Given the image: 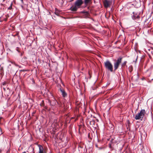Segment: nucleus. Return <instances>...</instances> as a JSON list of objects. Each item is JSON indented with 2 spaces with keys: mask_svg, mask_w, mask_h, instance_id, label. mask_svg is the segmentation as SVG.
<instances>
[{
  "mask_svg": "<svg viewBox=\"0 0 153 153\" xmlns=\"http://www.w3.org/2000/svg\"><path fill=\"white\" fill-rule=\"evenodd\" d=\"M39 153H43V147L40 145H39Z\"/></svg>",
  "mask_w": 153,
  "mask_h": 153,
  "instance_id": "obj_8",
  "label": "nucleus"
},
{
  "mask_svg": "<svg viewBox=\"0 0 153 153\" xmlns=\"http://www.w3.org/2000/svg\"><path fill=\"white\" fill-rule=\"evenodd\" d=\"M0 131L1 132V128H0Z\"/></svg>",
  "mask_w": 153,
  "mask_h": 153,
  "instance_id": "obj_17",
  "label": "nucleus"
},
{
  "mask_svg": "<svg viewBox=\"0 0 153 153\" xmlns=\"http://www.w3.org/2000/svg\"><path fill=\"white\" fill-rule=\"evenodd\" d=\"M110 2L109 1H108L107 0H105L104 2L105 7H108L109 5Z\"/></svg>",
  "mask_w": 153,
  "mask_h": 153,
  "instance_id": "obj_6",
  "label": "nucleus"
},
{
  "mask_svg": "<svg viewBox=\"0 0 153 153\" xmlns=\"http://www.w3.org/2000/svg\"><path fill=\"white\" fill-rule=\"evenodd\" d=\"M83 3L82 0H77L75 3V5L79 7Z\"/></svg>",
  "mask_w": 153,
  "mask_h": 153,
  "instance_id": "obj_4",
  "label": "nucleus"
},
{
  "mask_svg": "<svg viewBox=\"0 0 153 153\" xmlns=\"http://www.w3.org/2000/svg\"><path fill=\"white\" fill-rule=\"evenodd\" d=\"M127 63V61H125L121 64L122 67H124L126 65V63Z\"/></svg>",
  "mask_w": 153,
  "mask_h": 153,
  "instance_id": "obj_12",
  "label": "nucleus"
},
{
  "mask_svg": "<svg viewBox=\"0 0 153 153\" xmlns=\"http://www.w3.org/2000/svg\"><path fill=\"white\" fill-rule=\"evenodd\" d=\"M7 15H3L0 17V21L1 22L4 21H6L7 20Z\"/></svg>",
  "mask_w": 153,
  "mask_h": 153,
  "instance_id": "obj_5",
  "label": "nucleus"
},
{
  "mask_svg": "<svg viewBox=\"0 0 153 153\" xmlns=\"http://www.w3.org/2000/svg\"><path fill=\"white\" fill-rule=\"evenodd\" d=\"M2 132H1V134H2Z\"/></svg>",
  "mask_w": 153,
  "mask_h": 153,
  "instance_id": "obj_20",
  "label": "nucleus"
},
{
  "mask_svg": "<svg viewBox=\"0 0 153 153\" xmlns=\"http://www.w3.org/2000/svg\"><path fill=\"white\" fill-rule=\"evenodd\" d=\"M22 153H26V152H23Z\"/></svg>",
  "mask_w": 153,
  "mask_h": 153,
  "instance_id": "obj_19",
  "label": "nucleus"
},
{
  "mask_svg": "<svg viewBox=\"0 0 153 153\" xmlns=\"http://www.w3.org/2000/svg\"><path fill=\"white\" fill-rule=\"evenodd\" d=\"M82 13H85L87 15H88L89 14L87 12H83Z\"/></svg>",
  "mask_w": 153,
  "mask_h": 153,
  "instance_id": "obj_16",
  "label": "nucleus"
},
{
  "mask_svg": "<svg viewBox=\"0 0 153 153\" xmlns=\"http://www.w3.org/2000/svg\"><path fill=\"white\" fill-rule=\"evenodd\" d=\"M91 0H85V3L87 4L91 1Z\"/></svg>",
  "mask_w": 153,
  "mask_h": 153,
  "instance_id": "obj_13",
  "label": "nucleus"
},
{
  "mask_svg": "<svg viewBox=\"0 0 153 153\" xmlns=\"http://www.w3.org/2000/svg\"><path fill=\"white\" fill-rule=\"evenodd\" d=\"M12 3H11L10 6L8 8V10H11L12 9Z\"/></svg>",
  "mask_w": 153,
  "mask_h": 153,
  "instance_id": "obj_14",
  "label": "nucleus"
},
{
  "mask_svg": "<svg viewBox=\"0 0 153 153\" xmlns=\"http://www.w3.org/2000/svg\"><path fill=\"white\" fill-rule=\"evenodd\" d=\"M60 12L57 9H55V14L57 16H59V14Z\"/></svg>",
  "mask_w": 153,
  "mask_h": 153,
  "instance_id": "obj_10",
  "label": "nucleus"
},
{
  "mask_svg": "<svg viewBox=\"0 0 153 153\" xmlns=\"http://www.w3.org/2000/svg\"><path fill=\"white\" fill-rule=\"evenodd\" d=\"M21 1L23 2V0H21Z\"/></svg>",
  "mask_w": 153,
  "mask_h": 153,
  "instance_id": "obj_18",
  "label": "nucleus"
},
{
  "mask_svg": "<svg viewBox=\"0 0 153 153\" xmlns=\"http://www.w3.org/2000/svg\"><path fill=\"white\" fill-rule=\"evenodd\" d=\"M104 65L106 69L111 72L113 71V65L111 62L107 60L104 62Z\"/></svg>",
  "mask_w": 153,
  "mask_h": 153,
  "instance_id": "obj_1",
  "label": "nucleus"
},
{
  "mask_svg": "<svg viewBox=\"0 0 153 153\" xmlns=\"http://www.w3.org/2000/svg\"><path fill=\"white\" fill-rule=\"evenodd\" d=\"M4 141V137H1V140H0V142H3Z\"/></svg>",
  "mask_w": 153,
  "mask_h": 153,
  "instance_id": "obj_15",
  "label": "nucleus"
},
{
  "mask_svg": "<svg viewBox=\"0 0 153 153\" xmlns=\"http://www.w3.org/2000/svg\"><path fill=\"white\" fill-rule=\"evenodd\" d=\"M145 114V110L144 109H142L140 111L139 113L136 115L135 119L137 120L140 119V118H143Z\"/></svg>",
  "mask_w": 153,
  "mask_h": 153,
  "instance_id": "obj_2",
  "label": "nucleus"
},
{
  "mask_svg": "<svg viewBox=\"0 0 153 153\" xmlns=\"http://www.w3.org/2000/svg\"><path fill=\"white\" fill-rule=\"evenodd\" d=\"M60 90L62 93V94L63 97H65L67 96V94L63 89L60 88Z\"/></svg>",
  "mask_w": 153,
  "mask_h": 153,
  "instance_id": "obj_7",
  "label": "nucleus"
},
{
  "mask_svg": "<svg viewBox=\"0 0 153 153\" xmlns=\"http://www.w3.org/2000/svg\"><path fill=\"white\" fill-rule=\"evenodd\" d=\"M77 6H76L75 5V7L71 8V10L73 11H76L77 10Z\"/></svg>",
  "mask_w": 153,
  "mask_h": 153,
  "instance_id": "obj_9",
  "label": "nucleus"
},
{
  "mask_svg": "<svg viewBox=\"0 0 153 153\" xmlns=\"http://www.w3.org/2000/svg\"><path fill=\"white\" fill-rule=\"evenodd\" d=\"M90 124L91 125L93 126L94 125L95 122L93 120H92L89 122Z\"/></svg>",
  "mask_w": 153,
  "mask_h": 153,
  "instance_id": "obj_11",
  "label": "nucleus"
},
{
  "mask_svg": "<svg viewBox=\"0 0 153 153\" xmlns=\"http://www.w3.org/2000/svg\"><path fill=\"white\" fill-rule=\"evenodd\" d=\"M122 57H119L117 60L116 62L114 63V70L116 71L118 68L122 60Z\"/></svg>",
  "mask_w": 153,
  "mask_h": 153,
  "instance_id": "obj_3",
  "label": "nucleus"
}]
</instances>
